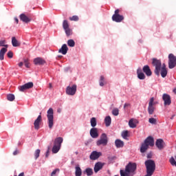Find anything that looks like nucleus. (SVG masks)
<instances>
[{
	"label": "nucleus",
	"mask_w": 176,
	"mask_h": 176,
	"mask_svg": "<svg viewBox=\"0 0 176 176\" xmlns=\"http://www.w3.org/2000/svg\"><path fill=\"white\" fill-rule=\"evenodd\" d=\"M152 65L155 67L154 74L157 76H162V78H166L167 76L168 71L166 67V64L163 63L162 65V60L156 58L152 59Z\"/></svg>",
	"instance_id": "f257e3e1"
},
{
	"label": "nucleus",
	"mask_w": 176,
	"mask_h": 176,
	"mask_svg": "<svg viewBox=\"0 0 176 176\" xmlns=\"http://www.w3.org/2000/svg\"><path fill=\"white\" fill-rule=\"evenodd\" d=\"M137 170V164L134 162H129V164L125 167V171L120 170L121 176H129V174H134Z\"/></svg>",
	"instance_id": "f03ea898"
},
{
	"label": "nucleus",
	"mask_w": 176,
	"mask_h": 176,
	"mask_svg": "<svg viewBox=\"0 0 176 176\" xmlns=\"http://www.w3.org/2000/svg\"><path fill=\"white\" fill-rule=\"evenodd\" d=\"M153 145H155V139H153V137H147L140 147L141 153H145L149 148V146H153Z\"/></svg>",
	"instance_id": "7ed1b4c3"
},
{
	"label": "nucleus",
	"mask_w": 176,
	"mask_h": 176,
	"mask_svg": "<svg viewBox=\"0 0 176 176\" xmlns=\"http://www.w3.org/2000/svg\"><path fill=\"white\" fill-rule=\"evenodd\" d=\"M144 164L146 166V175L144 176H152L155 170H156V164L153 160H147L145 161Z\"/></svg>",
	"instance_id": "20e7f679"
},
{
	"label": "nucleus",
	"mask_w": 176,
	"mask_h": 176,
	"mask_svg": "<svg viewBox=\"0 0 176 176\" xmlns=\"http://www.w3.org/2000/svg\"><path fill=\"white\" fill-rule=\"evenodd\" d=\"M54 111L52 108H50L47 111V118L48 120V127L49 129H53V126L54 124Z\"/></svg>",
	"instance_id": "39448f33"
},
{
	"label": "nucleus",
	"mask_w": 176,
	"mask_h": 176,
	"mask_svg": "<svg viewBox=\"0 0 176 176\" xmlns=\"http://www.w3.org/2000/svg\"><path fill=\"white\" fill-rule=\"evenodd\" d=\"M97 146L102 145V146H107L108 145V136L107 134L102 133L100 139L96 142Z\"/></svg>",
	"instance_id": "423d86ee"
},
{
	"label": "nucleus",
	"mask_w": 176,
	"mask_h": 176,
	"mask_svg": "<svg viewBox=\"0 0 176 176\" xmlns=\"http://www.w3.org/2000/svg\"><path fill=\"white\" fill-rule=\"evenodd\" d=\"M120 12L119 9L115 10L114 14L112 16L113 21H115L116 23H122V21L124 20V16L119 14Z\"/></svg>",
	"instance_id": "0eeeda50"
},
{
	"label": "nucleus",
	"mask_w": 176,
	"mask_h": 176,
	"mask_svg": "<svg viewBox=\"0 0 176 176\" xmlns=\"http://www.w3.org/2000/svg\"><path fill=\"white\" fill-rule=\"evenodd\" d=\"M168 58L169 69H173V68H175V67H176V56L173 54H170L168 55Z\"/></svg>",
	"instance_id": "6e6552de"
},
{
	"label": "nucleus",
	"mask_w": 176,
	"mask_h": 176,
	"mask_svg": "<svg viewBox=\"0 0 176 176\" xmlns=\"http://www.w3.org/2000/svg\"><path fill=\"white\" fill-rule=\"evenodd\" d=\"M155 98H151L149 102H148V107L147 109V111L148 112L149 115H153V113L155 112V109H156V107H155Z\"/></svg>",
	"instance_id": "1a4fd4ad"
},
{
	"label": "nucleus",
	"mask_w": 176,
	"mask_h": 176,
	"mask_svg": "<svg viewBox=\"0 0 176 176\" xmlns=\"http://www.w3.org/2000/svg\"><path fill=\"white\" fill-rule=\"evenodd\" d=\"M34 87V82H29L23 85H21L18 87L19 91H25V90H28L30 89H32Z\"/></svg>",
	"instance_id": "9d476101"
},
{
	"label": "nucleus",
	"mask_w": 176,
	"mask_h": 176,
	"mask_svg": "<svg viewBox=\"0 0 176 176\" xmlns=\"http://www.w3.org/2000/svg\"><path fill=\"white\" fill-rule=\"evenodd\" d=\"M76 85H74L72 87L68 86L66 89V94L68 96H75L76 94Z\"/></svg>",
	"instance_id": "9b49d317"
},
{
	"label": "nucleus",
	"mask_w": 176,
	"mask_h": 176,
	"mask_svg": "<svg viewBox=\"0 0 176 176\" xmlns=\"http://www.w3.org/2000/svg\"><path fill=\"white\" fill-rule=\"evenodd\" d=\"M162 100L164 101V107L171 105V96L167 94H164L162 95Z\"/></svg>",
	"instance_id": "f8f14e48"
},
{
	"label": "nucleus",
	"mask_w": 176,
	"mask_h": 176,
	"mask_svg": "<svg viewBox=\"0 0 176 176\" xmlns=\"http://www.w3.org/2000/svg\"><path fill=\"white\" fill-rule=\"evenodd\" d=\"M42 113H40V115L37 117V118L34 120V126L35 130H39L41 123L42 122Z\"/></svg>",
	"instance_id": "ddd939ff"
},
{
	"label": "nucleus",
	"mask_w": 176,
	"mask_h": 176,
	"mask_svg": "<svg viewBox=\"0 0 176 176\" xmlns=\"http://www.w3.org/2000/svg\"><path fill=\"white\" fill-rule=\"evenodd\" d=\"M155 146L160 151H162V149H164V146H166V143L164 142V140L163 139H157L155 142Z\"/></svg>",
	"instance_id": "4468645a"
},
{
	"label": "nucleus",
	"mask_w": 176,
	"mask_h": 176,
	"mask_svg": "<svg viewBox=\"0 0 176 176\" xmlns=\"http://www.w3.org/2000/svg\"><path fill=\"white\" fill-rule=\"evenodd\" d=\"M100 156H102V153L94 151L91 153L89 159L91 160H97Z\"/></svg>",
	"instance_id": "2eb2a0df"
},
{
	"label": "nucleus",
	"mask_w": 176,
	"mask_h": 176,
	"mask_svg": "<svg viewBox=\"0 0 176 176\" xmlns=\"http://www.w3.org/2000/svg\"><path fill=\"white\" fill-rule=\"evenodd\" d=\"M34 63L35 65H45V64H46V60L42 58L38 57L34 59Z\"/></svg>",
	"instance_id": "dca6fc26"
},
{
	"label": "nucleus",
	"mask_w": 176,
	"mask_h": 176,
	"mask_svg": "<svg viewBox=\"0 0 176 176\" xmlns=\"http://www.w3.org/2000/svg\"><path fill=\"white\" fill-rule=\"evenodd\" d=\"M142 71L146 75V76H152V71L151 70L149 65H144L143 67Z\"/></svg>",
	"instance_id": "f3484780"
},
{
	"label": "nucleus",
	"mask_w": 176,
	"mask_h": 176,
	"mask_svg": "<svg viewBox=\"0 0 176 176\" xmlns=\"http://www.w3.org/2000/svg\"><path fill=\"white\" fill-rule=\"evenodd\" d=\"M90 135L92 138H98V129H97V128H91L90 129Z\"/></svg>",
	"instance_id": "a211bd4d"
},
{
	"label": "nucleus",
	"mask_w": 176,
	"mask_h": 176,
	"mask_svg": "<svg viewBox=\"0 0 176 176\" xmlns=\"http://www.w3.org/2000/svg\"><path fill=\"white\" fill-rule=\"evenodd\" d=\"M104 167V164H102V162H97L95 164L94 166V173H97L98 171H100V170H102V168Z\"/></svg>",
	"instance_id": "6ab92c4d"
},
{
	"label": "nucleus",
	"mask_w": 176,
	"mask_h": 176,
	"mask_svg": "<svg viewBox=\"0 0 176 176\" xmlns=\"http://www.w3.org/2000/svg\"><path fill=\"white\" fill-rule=\"evenodd\" d=\"M20 20L23 21V23H25L26 24L30 23L31 21V19L27 16L25 14H21L20 16Z\"/></svg>",
	"instance_id": "aec40b11"
},
{
	"label": "nucleus",
	"mask_w": 176,
	"mask_h": 176,
	"mask_svg": "<svg viewBox=\"0 0 176 176\" xmlns=\"http://www.w3.org/2000/svg\"><path fill=\"white\" fill-rule=\"evenodd\" d=\"M137 74L138 79H140V80H144L146 78L145 74L142 72V69H141V68H138L137 69Z\"/></svg>",
	"instance_id": "412c9836"
},
{
	"label": "nucleus",
	"mask_w": 176,
	"mask_h": 176,
	"mask_svg": "<svg viewBox=\"0 0 176 176\" xmlns=\"http://www.w3.org/2000/svg\"><path fill=\"white\" fill-rule=\"evenodd\" d=\"M138 123V121L137 120L131 119L129 122V126L131 127V129H135L137 127V124Z\"/></svg>",
	"instance_id": "4be33fe9"
},
{
	"label": "nucleus",
	"mask_w": 176,
	"mask_h": 176,
	"mask_svg": "<svg viewBox=\"0 0 176 176\" xmlns=\"http://www.w3.org/2000/svg\"><path fill=\"white\" fill-rule=\"evenodd\" d=\"M58 52L59 53H62V54H67V52H68V47L67 46V44H63Z\"/></svg>",
	"instance_id": "5701e85b"
},
{
	"label": "nucleus",
	"mask_w": 176,
	"mask_h": 176,
	"mask_svg": "<svg viewBox=\"0 0 176 176\" xmlns=\"http://www.w3.org/2000/svg\"><path fill=\"white\" fill-rule=\"evenodd\" d=\"M63 139L61 137L56 138L54 140V145L61 147V144H63Z\"/></svg>",
	"instance_id": "b1692460"
},
{
	"label": "nucleus",
	"mask_w": 176,
	"mask_h": 176,
	"mask_svg": "<svg viewBox=\"0 0 176 176\" xmlns=\"http://www.w3.org/2000/svg\"><path fill=\"white\" fill-rule=\"evenodd\" d=\"M6 52H8V49L3 47L1 50H0V60L1 61L3 60L5 58V54L6 53Z\"/></svg>",
	"instance_id": "393cba45"
},
{
	"label": "nucleus",
	"mask_w": 176,
	"mask_h": 176,
	"mask_svg": "<svg viewBox=\"0 0 176 176\" xmlns=\"http://www.w3.org/2000/svg\"><path fill=\"white\" fill-rule=\"evenodd\" d=\"M116 148H123L124 146V142L119 139L115 141Z\"/></svg>",
	"instance_id": "a878e982"
},
{
	"label": "nucleus",
	"mask_w": 176,
	"mask_h": 176,
	"mask_svg": "<svg viewBox=\"0 0 176 176\" xmlns=\"http://www.w3.org/2000/svg\"><path fill=\"white\" fill-rule=\"evenodd\" d=\"M104 123L106 127H109V126H111V123H112V119L111 118V116H108L104 118Z\"/></svg>",
	"instance_id": "bb28decb"
},
{
	"label": "nucleus",
	"mask_w": 176,
	"mask_h": 176,
	"mask_svg": "<svg viewBox=\"0 0 176 176\" xmlns=\"http://www.w3.org/2000/svg\"><path fill=\"white\" fill-rule=\"evenodd\" d=\"M12 44L14 47H19V46H20V42L17 41L16 37L12 38Z\"/></svg>",
	"instance_id": "cd10ccee"
},
{
	"label": "nucleus",
	"mask_w": 176,
	"mask_h": 176,
	"mask_svg": "<svg viewBox=\"0 0 176 176\" xmlns=\"http://www.w3.org/2000/svg\"><path fill=\"white\" fill-rule=\"evenodd\" d=\"M75 168H76L75 175L82 176V169L80 168V166H79V165H77Z\"/></svg>",
	"instance_id": "c85d7f7f"
},
{
	"label": "nucleus",
	"mask_w": 176,
	"mask_h": 176,
	"mask_svg": "<svg viewBox=\"0 0 176 176\" xmlns=\"http://www.w3.org/2000/svg\"><path fill=\"white\" fill-rule=\"evenodd\" d=\"M90 124L91 127L96 128V126H97V119L96 118L93 117L91 118Z\"/></svg>",
	"instance_id": "c756f323"
},
{
	"label": "nucleus",
	"mask_w": 176,
	"mask_h": 176,
	"mask_svg": "<svg viewBox=\"0 0 176 176\" xmlns=\"http://www.w3.org/2000/svg\"><path fill=\"white\" fill-rule=\"evenodd\" d=\"M99 85L101 87L104 86V85H107V82L105 81V78L104 77V76H100Z\"/></svg>",
	"instance_id": "7c9ffc66"
},
{
	"label": "nucleus",
	"mask_w": 176,
	"mask_h": 176,
	"mask_svg": "<svg viewBox=\"0 0 176 176\" xmlns=\"http://www.w3.org/2000/svg\"><path fill=\"white\" fill-rule=\"evenodd\" d=\"M63 30H67L69 28V23H68V21L64 20L63 22Z\"/></svg>",
	"instance_id": "2f4dec72"
},
{
	"label": "nucleus",
	"mask_w": 176,
	"mask_h": 176,
	"mask_svg": "<svg viewBox=\"0 0 176 176\" xmlns=\"http://www.w3.org/2000/svg\"><path fill=\"white\" fill-rule=\"evenodd\" d=\"M14 99H15V97H14V95L12 94H9L7 95V100L8 101H14Z\"/></svg>",
	"instance_id": "473e14b6"
},
{
	"label": "nucleus",
	"mask_w": 176,
	"mask_h": 176,
	"mask_svg": "<svg viewBox=\"0 0 176 176\" xmlns=\"http://www.w3.org/2000/svg\"><path fill=\"white\" fill-rule=\"evenodd\" d=\"M60 148L61 147H60L59 146H56V144H54V146L52 148V153H57L58 151H60Z\"/></svg>",
	"instance_id": "72a5a7b5"
},
{
	"label": "nucleus",
	"mask_w": 176,
	"mask_h": 176,
	"mask_svg": "<svg viewBox=\"0 0 176 176\" xmlns=\"http://www.w3.org/2000/svg\"><path fill=\"white\" fill-rule=\"evenodd\" d=\"M67 45L70 47H75V41L72 39H69L67 41Z\"/></svg>",
	"instance_id": "f704fd0d"
},
{
	"label": "nucleus",
	"mask_w": 176,
	"mask_h": 176,
	"mask_svg": "<svg viewBox=\"0 0 176 176\" xmlns=\"http://www.w3.org/2000/svg\"><path fill=\"white\" fill-rule=\"evenodd\" d=\"M85 173H86L87 176H91L93 174V169L90 168H86Z\"/></svg>",
	"instance_id": "c9c22d12"
},
{
	"label": "nucleus",
	"mask_w": 176,
	"mask_h": 176,
	"mask_svg": "<svg viewBox=\"0 0 176 176\" xmlns=\"http://www.w3.org/2000/svg\"><path fill=\"white\" fill-rule=\"evenodd\" d=\"M69 20H70V21H79V16L74 15L73 16L69 17Z\"/></svg>",
	"instance_id": "e433bc0d"
},
{
	"label": "nucleus",
	"mask_w": 176,
	"mask_h": 176,
	"mask_svg": "<svg viewBox=\"0 0 176 176\" xmlns=\"http://www.w3.org/2000/svg\"><path fill=\"white\" fill-rule=\"evenodd\" d=\"M65 32L67 36H70V35L72 34V30H71L69 28L68 29H65Z\"/></svg>",
	"instance_id": "4c0bfd02"
},
{
	"label": "nucleus",
	"mask_w": 176,
	"mask_h": 176,
	"mask_svg": "<svg viewBox=\"0 0 176 176\" xmlns=\"http://www.w3.org/2000/svg\"><path fill=\"white\" fill-rule=\"evenodd\" d=\"M128 136H129V131H122V138L126 140V138H127Z\"/></svg>",
	"instance_id": "58836bf2"
},
{
	"label": "nucleus",
	"mask_w": 176,
	"mask_h": 176,
	"mask_svg": "<svg viewBox=\"0 0 176 176\" xmlns=\"http://www.w3.org/2000/svg\"><path fill=\"white\" fill-rule=\"evenodd\" d=\"M39 155H41V150L36 149L34 152V157L36 160L38 159V157H39Z\"/></svg>",
	"instance_id": "ea45409f"
},
{
	"label": "nucleus",
	"mask_w": 176,
	"mask_h": 176,
	"mask_svg": "<svg viewBox=\"0 0 176 176\" xmlns=\"http://www.w3.org/2000/svg\"><path fill=\"white\" fill-rule=\"evenodd\" d=\"M112 115L114 116H118L119 115V109L115 108L112 110Z\"/></svg>",
	"instance_id": "a19ab883"
},
{
	"label": "nucleus",
	"mask_w": 176,
	"mask_h": 176,
	"mask_svg": "<svg viewBox=\"0 0 176 176\" xmlns=\"http://www.w3.org/2000/svg\"><path fill=\"white\" fill-rule=\"evenodd\" d=\"M157 122V120H156V118H151L148 119V122L151 123V124H156Z\"/></svg>",
	"instance_id": "79ce46f5"
},
{
	"label": "nucleus",
	"mask_w": 176,
	"mask_h": 176,
	"mask_svg": "<svg viewBox=\"0 0 176 176\" xmlns=\"http://www.w3.org/2000/svg\"><path fill=\"white\" fill-rule=\"evenodd\" d=\"M170 164H172L173 166H175L176 167V161L175 159H174L173 157L170 159Z\"/></svg>",
	"instance_id": "37998d69"
},
{
	"label": "nucleus",
	"mask_w": 176,
	"mask_h": 176,
	"mask_svg": "<svg viewBox=\"0 0 176 176\" xmlns=\"http://www.w3.org/2000/svg\"><path fill=\"white\" fill-rule=\"evenodd\" d=\"M6 43V41L3 40L0 41V46H4L5 47H8V45H5Z\"/></svg>",
	"instance_id": "c03bdc74"
},
{
	"label": "nucleus",
	"mask_w": 176,
	"mask_h": 176,
	"mask_svg": "<svg viewBox=\"0 0 176 176\" xmlns=\"http://www.w3.org/2000/svg\"><path fill=\"white\" fill-rule=\"evenodd\" d=\"M57 173H60V169L56 168L54 170H53L51 173V176H54L56 174H57Z\"/></svg>",
	"instance_id": "a18cd8bd"
},
{
	"label": "nucleus",
	"mask_w": 176,
	"mask_h": 176,
	"mask_svg": "<svg viewBox=\"0 0 176 176\" xmlns=\"http://www.w3.org/2000/svg\"><path fill=\"white\" fill-rule=\"evenodd\" d=\"M24 63L25 67H26V68H30V63L28 62V59H25Z\"/></svg>",
	"instance_id": "49530a36"
},
{
	"label": "nucleus",
	"mask_w": 176,
	"mask_h": 176,
	"mask_svg": "<svg viewBox=\"0 0 176 176\" xmlns=\"http://www.w3.org/2000/svg\"><path fill=\"white\" fill-rule=\"evenodd\" d=\"M7 56L9 58H13V52L12 51L8 52Z\"/></svg>",
	"instance_id": "de8ad7c7"
},
{
	"label": "nucleus",
	"mask_w": 176,
	"mask_h": 176,
	"mask_svg": "<svg viewBox=\"0 0 176 176\" xmlns=\"http://www.w3.org/2000/svg\"><path fill=\"white\" fill-rule=\"evenodd\" d=\"M127 107H130V104H129V103H125L124 105V109H125V108H127Z\"/></svg>",
	"instance_id": "09e8293b"
},
{
	"label": "nucleus",
	"mask_w": 176,
	"mask_h": 176,
	"mask_svg": "<svg viewBox=\"0 0 176 176\" xmlns=\"http://www.w3.org/2000/svg\"><path fill=\"white\" fill-rule=\"evenodd\" d=\"M19 154V151L16 150L15 151L13 152L14 156H16V155Z\"/></svg>",
	"instance_id": "8fccbe9b"
},
{
	"label": "nucleus",
	"mask_w": 176,
	"mask_h": 176,
	"mask_svg": "<svg viewBox=\"0 0 176 176\" xmlns=\"http://www.w3.org/2000/svg\"><path fill=\"white\" fill-rule=\"evenodd\" d=\"M14 21H16V24H19V19H17V17L14 18Z\"/></svg>",
	"instance_id": "3c124183"
},
{
	"label": "nucleus",
	"mask_w": 176,
	"mask_h": 176,
	"mask_svg": "<svg viewBox=\"0 0 176 176\" xmlns=\"http://www.w3.org/2000/svg\"><path fill=\"white\" fill-rule=\"evenodd\" d=\"M23 62H20V63H19V67H23Z\"/></svg>",
	"instance_id": "603ef678"
},
{
	"label": "nucleus",
	"mask_w": 176,
	"mask_h": 176,
	"mask_svg": "<svg viewBox=\"0 0 176 176\" xmlns=\"http://www.w3.org/2000/svg\"><path fill=\"white\" fill-rule=\"evenodd\" d=\"M18 176H25L24 172L21 173Z\"/></svg>",
	"instance_id": "864d4df0"
},
{
	"label": "nucleus",
	"mask_w": 176,
	"mask_h": 176,
	"mask_svg": "<svg viewBox=\"0 0 176 176\" xmlns=\"http://www.w3.org/2000/svg\"><path fill=\"white\" fill-rule=\"evenodd\" d=\"M49 157V151H47L45 155V157Z\"/></svg>",
	"instance_id": "5fc2aeb1"
},
{
	"label": "nucleus",
	"mask_w": 176,
	"mask_h": 176,
	"mask_svg": "<svg viewBox=\"0 0 176 176\" xmlns=\"http://www.w3.org/2000/svg\"><path fill=\"white\" fill-rule=\"evenodd\" d=\"M52 83H50L49 84V89H52Z\"/></svg>",
	"instance_id": "6e6d98bb"
},
{
	"label": "nucleus",
	"mask_w": 176,
	"mask_h": 176,
	"mask_svg": "<svg viewBox=\"0 0 176 176\" xmlns=\"http://www.w3.org/2000/svg\"><path fill=\"white\" fill-rule=\"evenodd\" d=\"M57 112L60 113L61 112V109H58Z\"/></svg>",
	"instance_id": "4d7b16f0"
},
{
	"label": "nucleus",
	"mask_w": 176,
	"mask_h": 176,
	"mask_svg": "<svg viewBox=\"0 0 176 176\" xmlns=\"http://www.w3.org/2000/svg\"><path fill=\"white\" fill-rule=\"evenodd\" d=\"M74 164V161L72 162V164Z\"/></svg>",
	"instance_id": "13d9d810"
},
{
	"label": "nucleus",
	"mask_w": 176,
	"mask_h": 176,
	"mask_svg": "<svg viewBox=\"0 0 176 176\" xmlns=\"http://www.w3.org/2000/svg\"><path fill=\"white\" fill-rule=\"evenodd\" d=\"M115 176H118V175H115Z\"/></svg>",
	"instance_id": "bf43d9fd"
}]
</instances>
